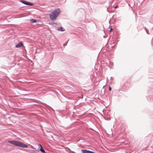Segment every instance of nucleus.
Returning a JSON list of instances; mask_svg holds the SVG:
<instances>
[{"instance_id":"nucleus-1","label":"nucleus","mask_w":153,"mask_h":153,"mask_svg":"<svg viewBox=\"0 0 153 153\" xmlns=\"http://www.w3.org/2000/svg\"><path fill=\"white\" fill-rule=\"evenodd\" d=\"M61 12L60 8H56L53 11L49 14L50 19L52 21H54L58 17Z\"/></svg>"},{"instance_id":"nucleus-2","label":"nucleus","mask_w":153,"mask_h":153,"mask_svg":"<svg viewBox=\"0 0 153 153\" xmlns=\"http://www.w3.org/2000/svg\"><path fill=\"white\" fill-rule=\"evenodd\" d=\"M8 142L15 146L23 148H27L28 146L27 145L23 143L22 142L18 140H8Z\"/></svg>"},{"instance_id":"nucleus-3","label":"nucleus","mask_w":153,"mask_h":153,"mask_svg":"<svg viewBox=\"0 0 153 153\" xmlns=\"http://www.w3.org/2000/svg\"><path fill=\"white\" fill-rule=\"evenodd\" d=\"M151 91L152 92V94L149 95L147 98V99L149 101H150L151 102H153V88L151 89Z\"/></svg>"},{"instance_id":"nucleus-4","label":"nucleus","mask_w":153,"mask_h":153,"mask_svg":"<svg viewBox=\"0 0 153 153\" xmlns=\"http://www.w3.org/2000/svg\"><path fill=\"white\" fill-rule=\"evenodd\" d=\"M23 46V42H20L16 45L15 47L16 48H19Z\"/></svg>"},{"instance_id":"nucleus-5","label":"nucleus","mask_w":153,"mask_h":153,"mask_svg":"<svg viewBox=\"0 0 153 153\" xmlns=\"http://www.w3.org/2000/svg\"><path fill=\"white\" fill-rule=\"evenodd\" d=\"M81 151L82 152V153H90V151L85 149H82L81 150Z\"/></svg>"},{"instance_id":"nucleus-6","label":"nucleus","mask_w":153,"mask_h":153,"mask_svg":"<svg viewBox=\"0 0 153 153\" xmlns=\"http://www.w3.org/2000/svg\"><path fill=\"white\" fill-rule=\"evenodd\" d=\"M57 30L58 31H65V29L64 28L62 27H60L59 28H58Z\"/></svg>"},{"instance_id":"nucleus-7","label":"nucleus","mask_w":153,"mask_h":153,"mask_svg":"<svg viewBox=\"0 0 153 153\" xmlns=\"http://www.w3.org/2000/svg\"><path fill=\"white\" fill-rule=\"evenodd\" d=\"M40 151L44 153H47L44 149L43 148L42 146L41 145H40Z\"/></svg>"},{"instance_id":"nucleus-8","label":"nucleus","mask_w":153,"mask_h":153,"mask_svg":"<svg viewBox=\"0 0 153 153\" xmlns=\"http://www.w3.org/2000/svg\"><path fill=\"white\" fill-rule=\"evenodd\" d=\"M34 4L33 3L29 2L27 1L26 5L32 6Z\"/></svg>"},{"instance_id":"nucleus-9","label":"nucleus","mask_w":153,"mask_h":153,"mask_svg":"<svg viewBox=\"0 0 153 153\" xmlns=\"http://www.w3.org/2000/svg\"><path fill=\"white\" fill-rule=\"evenodd\" d=\"M30 21L31 23H33L36 22V20L35 19H30Z\"/></svg>"},{"instance_id":"nucleus-10","label":"nucleus","mask_w":153,"mask_h":153,"mask_svg":"<svg viewBox=\"0 0 153 153\" xmlns=\"http://www.w3.org/2000/svg\"><path fill=\"white\" fill-rule=\"evenodd\" d=\"M19 1L25 5H26L27 1L25 0H19Z\"/></svg>"},{"instance_id":"nucleus-11","label":"nucleus","mask_w":153,"mask_h":153,"mask_svg":"<svg viewBox=\"0 0 153 153\" xmlns=\"http://www.w3.org/2000/svg\"><path fill=\"white\" fill-rule=\"evenodd\" d=\"M145 30H146V33L148 34H149V32L147 28L146 27H145Z\"/></svg>"},{"instance_id":"nucleus-12","label":"nucleus","mask_w":153,"mask_h":153,"mask_svg":"<svg viewBox=\"0 0 153 153\" xmlns=\"http://www.w3.org/2000/svg\"><path fill=\"white\" fill-rule=\"evenodd\" d=\"M28 146L27 148H32V149H33V147L32 146L30 145H29L28 146Z\"/></svg>"},{"instance_id":"nucleus-13","label":"nucleus","mask_w":153,"mask_h":153,"mask_svg":"<svg viewBox=\"0 0 153 153\" xmlns=\"http://www.w3.org/2000/svg\"><path fill=\"white\" fill-rule=\"evenodd\" d=\"M68 41L67 42H65L64 44H63V45L64 46H66L67 44V43H68Z\"/></svg>"},{"instance_id":"nucleus-14","label":"nucleus","mask_w":153,"mask_h":153,"mask_svg":"<svg viewBox=\"0 0 153 153\" xmlns=\"http://www.w3.org/2000/svg\"><path fill=\"white\" fill-rule=\"evenodd\" d=\"M112 30H113V28H110L109 31L110 32H111L112 31Z\"/></svg>"},{"instance_id":"nucleus-15","label":"nucleus","mask_w":153,"mask_h":153,"mask_svg":"<svg viewBox=\"0 0 153 153\" xmlns=\"http://www.w3.org/2000/svg\"><path fill=\"white\" fill-rule=\"evenodd\" d=\"M112 88H111L110 86H109V91H110L111 90Z\"/></svg>"},{"instance_id":"nucleus-16","label":"nucleus","mask_w":153,"mask_h":153,"mask_svg":"<svg viewBox=\"0 0 153 153\" xmlns=\"http://www.w3.org/2000/svg\"><path fill=\"white\" fill-rule=\"evenodd\" d=\"M111 95H109V102H110V99H111Z\"/></svg>"},{"instance_id":"nucleus-17","label":"nucleus","mask_w":153,"mask_h":153,"mask_svg":"<svg viewBox=\"0 0 153 153\" xmlns=\"http://www.w3.org/2000/svg\"><path fill=\"white\" fill-rule=\"evenodd\" d=\"M90 153H96L95 152L90 151Z\"/></svg>"},{"instance_id":"nucleus-18","label":"nucleus","mask_w":153,"mask_h":153,"mask_svg":"<svg viewBox=\"0 0 153 153\" xmlns=\"http://www.w3.org/2000/svg\"><path fill=\"white\" fill-rule=\"evenodd\" d=\"M118 5H116V6H115L114 7V9H116V8H117L118 7Z\"/></svg>"},{"instance_id":"nucleus-19","label":"nucleus","mask_w":153,"mask_h":153,"mask_svg":"<svg viewBox=\"0 0 153 153\" xmlns=\"http://www.w3.org/2000/svg\"><path fill=\"white\" fill-rule=\"evenodd\" d=\"M70 152H71L72 153H74V151H71L70 149Z\"/></svg>"},{"instance_id":"nucleus-20","label":"nucleus","mask_w":153,"mask_h":153,"mask_svg":"<svg viewBox=\"0 0 153 153\" xmlns=\"http://www.w3.org/2000/svg\"><path fill=\"white\" fill-rule=\"evenodd\" d=\"M109 105H107L106 106V107H108V106H109Z\"/></svg>"},{"instance_id":"nucleus-21","label":"nucleus","mask_w":153,"mask_h":153,"mask_svg":"<svg viewBox=\"0 0 153 153\" xmlns=\"http://www.w3.org/2000/svg\"><path fill=\"white\" fill-rule=\"evenodd\" d=\"M103 37L104 38H105V35L103 36Z\"/></svg>"},{"instance_id":"nucleus-22","label":"nucleus","mask_w":153,"mask_h":153,"mask_svg":"<svg viewBox=\"0 0 153 153\" xmlns=\"http://www.w3.org/2000/svg\"><path fill=\"white\" fill-rule=\"evenodd\" d=\"M134 6V5H132V6H130L131 7H133Z\"/></svg>"},{"instance_id":"nucleus-23","label":"nucleus","mask_w":153,"mask_h":153,"mask_svg":"<svg viewBox=\"0 0 153 153\" xmlns=\"http://www.w3.org/2000/svg\"><path fill=\"white\" fill-rule=\"evenodd\" d=\"M107 11H108V9H107Z\"/></svg>"},{"instance_id":"nucleus-24","label":"nucleus","mask_w":153,"mask_h":153,"mask_svg":"<svg viewBox=\"0 0 153 153\" xmlns=\"http://www.w3.org/2000/svg\"><path fill=\"white\" fill-rule=\"evenodd\" d=\"M74 153H76L74 152Z\"/></svg>"}]
</instances>
